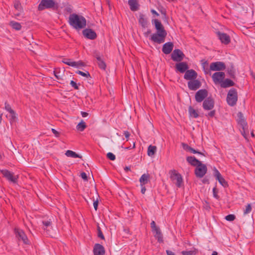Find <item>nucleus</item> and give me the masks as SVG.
Masks as SVG:
<instances>
[{
  "mask_svg": "<svg viewBox=\"0 0 255 255\" xmlns=\"http://www.w3.org/2000/svg\"><path fill=\"white\" fill-rule=\"evenodd\" d=\"M68 22L69 24L76 29H81L86 25V20L84 17L75 13L70 15Z\"/></svg>",
  "mask_w": 255,
  "mask_h": 255,
  "instance_id": "obj_1",
  "label": "nucleus"
},
{
  "mask_svg": "<svg viewBox=\"0 0 255 255\" xmlns=\"http://www.w3.org/2000/svg\"><path fill=\"white\" fill-rule=\"evenodd\" d=\"M58 8V3L55 2L53 0H41L38 7L39 10H43L44 9H52L55 10Z\"/></svg>",
  "mask_w": 255,
  "mask_h": 255,
  "instance_id": "obj_2",
  "label": "nucleus"
},
{
  "mask_svg": "<svg viewBox=\"0 0 255 255\" xmlns=\"http://www.w3.org/2000/svg\"><path fill=\"white\" fill-rule=\"evenodd\" d=\"M238 100V94L236 89H231L228 92L227 96V102L231 106H234L237 103Z\"/></svg>",
  "mask_w": 255,
  "mask_h": 255,
  "instance_id": "obj_3",
  "label": "nucleus"
},
{
  "mask_svg": "<svg viewBox=\"0 0 255 255\" xmlns=\"http://www.w3.org/2000/svg\"><path fill=\"white\" fill-rule=\"evenodd\" d=\"M170 178L172 182L176 184L178 187H180L183 182L182 177L180 174L176 170H173L170 171Z\"/></svg>",
  "mask_w": 255,
  "mask_h": 255,
  "instance_id": "obj_4",
  "label": "nucleus"
},
{
  "mask_svg": "<svg viewBox=\"0 0 255 255\" xmlns=\"http://www.w3.org/2000/svg\"><path fill=\"white\" fill-rule=\"evenodd\" d=\"M167 32H156L151 35L150 40L156 43L161 44L165 41Z\"/></svg>",
  "mask_w": 255,
  "mask_h": 255,
  "instance_id": "obj_5",
  "label": "nucleus"
},
{
  "mask_svg": "<svg viewBox=\"0 0 255 255\" xmlns=\"http://www.w3.org/2000/svg\"><path fill=\"white\" fill-rule=\"evenodd\" d=\"M207 168L206 165L201 162L198 164L195 169V174L197 177L202 178L207 173Z\"/></svg>",
  "mask_w": 255,
  "mask_h": 255,
  "instance_id": "obj_6",
  "label": "nucleus"
},
{
  "mask_svg": "<svg viewBox=\"0 0 255 255\" xmlns=\"http://www.w3.org/2000/svg\"><path fill=\"white\" fill-rule=\"evenodd\" d=\"M2 175L8 181L16 183L17 182L18 176L15 175L13 173L7 170H2L0 171Z\"/></svg>",
  "mask_w": 255,
  "mask_h": 255,
  "instance_id": "obj_7",
  "label": "nucleus"
},
{
  "mask_svg": "<svg viewBox=\"0 0 255 255\" xmlns=\"http://www.w3.org/2000/svg\"><path fill=\"white\" fill-rule=\"evenodd\" d=\"M171 59L176 62H181L184 58L185 55L180 49H176L173 50L171 54Z\"/></svg>",
  "mask_w": 255,
  "mask_h": 255,
  "instance_id": "obj_8",
  "label": "nucleus"
},
{
  "mask_svg": "<svg viewBox=\"0 0 255 255\" xmlns=\"http://www.w3.org/2000/svg\"><path fill=\"white\" fill-rule=\"evenodd\" d=\"M226 69V65L223 62L218 61L212 62L210 65V70L213 71H220Z\"/></svg>",
  "mask_w": 255,
  "mask_h": 255,
  "instance_id": "obj_9",
  "label": "nucleus"
},
{
  "mask_svg": "<svg viewBox=\"0 0 255 255\" xmlns=\"http://www.w3.org/2000/svg\"><path fill=\"white\" fill-rule=\"evenodd\" d=\"M225 77V74L223 72H217L213 74L212 78L215 84H221Z\"/></svg>",
  "mask_w": 255,
  "mask_h": 255,
  "instance_id": "obj_10",
  "label": "nucleus"
},
{
  "mask_svg": "<svg viewBox=\"0 0 255 255\" xmlns=\"http://www.w3.org/2000/svg\"><path fill=\"white\" fill-rule=\"evenodd\" d=\"M16 236L18 240H21L24 244L26 245L29 244V241L23 230L19 229H15L14 230Z\"/></svg>",
  "mask_w": 255,
  "mask_h": 255,
  "instance_id": "obj_11",
  "label": "nucleus"
},
{
  "mask_svg": "<svg viewBox=\"0 0 255 255\" xmlns=\"http://www.w3.org/2000/svg\"><path fill=\"white\" fill-rule=\"evenodd\" d=\"M208 96V91L206 89H201L195 94V100L198 103L202 102Z\"/></svg>",
  "mask_w": 255,
  "mask_h": 255,
  "instance_id": "obj_12",
  "label": "nucleus"
},
{
  "mask_svg": "<svg viewBox=\"0 0 255 255\" xmlns=\"http://www.w3.org/2000/svg\"><path fill=\"white\" fill-rule=\"evenodd\" d=\"M214 100L211 97L205 99L203 103V108L206 111L212 110L214 107Z\"/></svg>",
  "mask_w": 255,
  "mask_h": 255,
  "instance_id": "obj_13",
  "label": "nucleus"
},
{
  "mask_svg": "<svg viewBox=\"0 0 255 255\" xmlns=\"http://www.w3.org/2000/svg\"><path fill=\"white\" fill-rule=\"evenodd\" d=\"M217 35L222 43L227 45L230 43L231 38L227 34L218 31L217 32Z\"/></svg>",
  "mask_w": 255,
  "mask_h": 255,
  "instance_id": "obj_14",
  "label": "nucleus"
},
{
  "mask_svg": "<svg viewBox=\"0 0 255 255\" xmlns=\"http://www.w3.org/2000/svg\"><path fill=\"white\" fill-rule=\"evenodd\" d=\"M201 86V82L198 80L195 79L189 81L188 82V87L189 89L191 90L195 91L197 89H199Z\"/></svg>",
  "mask_w": 255,
  "mask_h": 255,
  "instance_id": "obj_15",
  "label": "nucleus"
},
{
  "mask_svg": "<svg viewBox=\"0 0 255 255\" xmlns=\"http://www.w3.org/2000/svg\"><path fill=\"white\" fill-rule=\"evenodd\" d=\"M83 35L88 39L93 40L96 38V33L91 29H85L82 31Z\"/></svg>",
  "mask_w": 255,
  "mask_h": 255,
  "instance_id": "obj_16",
  "label": "nucleus"
},
{
  "mask_svg": "<svg viewBox=\"0 0 255 255\" xmlns=\"http://www.w3.org/2000/svg\"><path fill=\"white\" fill-rule=\"evenodd\" d=\"M197 77V73L193 69L187 70L184 76L185 79L190 81L195 79Z\"/></svg>",
  "mask_w": 255,
  "mask_h": 255,
  "instance_id": "obj_17",
  "label": "nucleus"
},
{
  "mask_svg": "<svg viewBox=\"0 0 255 255\" xmlns=\"http://www.w3.org/2000/svg\"><path fill=\"white\" fill-rule=\"evenodd\" d=\"M93 253L94 255H104L105 253V249L102 245L96 244L94 246Z\"/></svg>",
  "mask_w": 255,
  "mask_h": 255,
  "instance_id": "obj_18",
  "label": "nucleus"
},
{
  "mask_svg": "<svg viewBox=\"0 0 255 255\" xmlns=\"http://www.w3.org/2000/svg\"><path fill=\"white\" fill-rule=\"evenodd\" d=\"M174 45L171 42H166L163 44L162 48V52L165 54H169L173 49Z\"/></svg>",
  "mask_w": 255,
  "mask_h": 255,
  "instance_id": "obj_19",
  "label": "nucleus"
},
{
  "mask_svg": "<svg viewBox=\"0 0 255 255\" xmlns=\"http://www.w3.org/2000/svg\"><path fill=\"white\" fill-rule=\"evenodd\" d=\"M176 70L181 73L185 72L188 69V66L186 62H179L175 65Z\"/></svg>",
  "mask_w": 255,
  "mask_h": 255,
  "instance_id": "obj_20",
  "label": "nucleus"
},
{
  "mask_svg": "<svg viewBox=\"0 0 255 255\" xmlns=\"http://www.w3.org/2000/svg\"><path fill=\"white\" fill-rule=\"evenodd\" d=\"M152 22H154L155 25V29H156V32H166V30L164 29L163 26L160 21H159L157 19H155L152 20Z\"/></svg>",
  "mask_w": 255,
  "mask_h": 255,
  "instance_id": "obj_21",
  "label": "nucleus"
},
{
  "mask_svg": "<svg viewBox=\"0 0 255 255\" xmlns=\"http://www.w3.org/2000/svg\"><path fill=\"white\" fill-rule=\"evenodd\" d=\"M128 4L131 11H135L139 8V4L136 0H128Z\"/></svg>",
  "mask_w": 255,
  "mask_h": 255,
  "instance_id": "obj_22",
  "label": "nucleus"
},
{
  "mask_svg": "<svg viewBox=\"0 0 255 255\" xmlns=\"http://www.w3.org/2000/svg\"><path fill=\"white\" fill-rule=\"evenodd\" d=\"M187 162L191 165L197 166L201 162L200 161L196 159L194 156H188L186 158Z\"/></svg>",
  "mask_w": 255,
  "mask_h": 255,
  "instance_id": "obj_23",
  "label": "nucleus"
},
{
  "mask_svg": "<svg viewBox=\"0 0 255 255\" xmlns=\"http://www.w3.org/2000/svg\"><path fill=\"white\" fill-rule=\"evenodd\" d=\"M234 85L235 83L232 80L229 79H226L224 80H223L220 86L222 88H226L233 86Z\"/></svg>",
  "mask_w": 255,
  "mask_h": 255,
  "instance_id": "obj_24",
  "label": "nucleus"
},
{
  "mask_svg": "<svg viewBox=\"0 0 255 255\" xmlns=\"http://www.w3.org/2000/svg\"><path fill=\"white\" fill-rule=\"evenodd\" d=\"M182 146L183 148L188 151H189L193 153H198L199 154H202V153L197 150H196L194 148L189 146L187 144L185 143H182Z\"/></svg>",
  "mask_w": 255,
  "mask_h": 255,
  "instance_id": "obj_25",
  "label": "nucleus"
},
{
  "mask_svg": "<svg viewBox=\"0 0 255 255\" xmlns=\"http://www.w3.org/2000/svg\"><path fill=\"white\" fill-rule=\"evenodd\" d=\"M138 22L142 27H146L147 26V20L145 15L140 13L139 16Z\"/></svg>",
  "mask_w": 255,
  "mask_h": 255,
  "instance_id": "obj_26",
  "label": "nucleus"
},
{
  "mask_svg": "<svg viewBox=\"0 0 255 255\" xmlns=\"http://www.w3.org/2000/svg\"><path fill=\"white\" fill-rule=\"evenodd\" d=\"M149 175L148 174H143L139 179L141 186L147 184L149 181Z\"/></svg>",
  "mask_w": 255,
  "mask_h": 255,
  "instance_id": "obj_27",
  "label": "nucleus"
},
{
  "mask_svg": "<svg viewBox=\"0 0 255 255\" xmlns=\"http://www.w3.org/2000/svg\"><path fill=\"white\" fill-rule=\"evenodd\" d=\"M154 233H155V235L154 237L156 239H157L158 241L159 242H163V238H162V235L160 232V230L159 228L156 229L152 231Z\"/></svg>",
  "mask_w": 255,
  "mask_h": 255,
  "instance_id": "obj_28",
  "label": "nucleus"
},
{
  "mask_svg": "<svg viewBox=\"0 0 255 255\" xmlns=\"http://www.w3.org/2000/svg\"><path fill=\"white\" fill-rule=\"evenodd\" d=\"M5 109L10 114L11 119L14 120L16 118L15 113L10 106L6 103H5Z\"/></svg>",
  "mask_w": 255,
  "mask_h": 255,
  "instance_id": "obj_29",
  "label": "nucleus"
},
{
  "mask_svg": "<svg viewBox=\"0 0 255 255\" xmlns=\"http://www.w3.org/2000/svg\"><path fill=\"white\" fill-rule=\"evenodd\" d=\"M156 149H157V148L155 146L150 145L148 147L147 155L149 156H151V157L153 156L155 154V153L156 151Z\"/></svg>",
  "mask_w": 255,
  "mask_h": 255,
  "instance_id": "obj_30",
  "label": "nucleus"
},
{
  "mask_svg": "<svg viewBox=\"0 0 255 255\" xmlns=\"http://www.w3.org/2000/svg\"><path fill=\"white\" fill-rule=\"evenodd\" d=\"M188 112L189 116L192 118H197L199 116L198 112L193 109L191 106L189 107Z\"/></svg>",
  "mask_w": 255,
  "mask_h": 255,
  "instance_id": "obj_31",
  "label": "nucleus"
},
{
  "mask_svg": "<svg viewBox=\"0 0 255 255\" xmlns=\"http://www.w3.org/2000/svg\"><path fill=\"white\" fill-rule=\"evenodd\" d=\"M65 154L68 157H72L73 158H81L82 156L80 155L77 154L75 152L73 151L72 150H68L66 153Z\"/></svg>",
  "mask_w": 255,
  "mask_h": 255,
  "instance_id": "obj_32",
  "label": "nucleus"
},
{
  "mask_svg": "<svg viewBox=\"0 0 255 255\" xmlns=\"http://www.w3.org/2000/svg\"><path fill=\"white\" fill-rule=\"evenodd\" d=\"M10 25L14 29L16 30H19L21 28V26L20 24L17 22H15L14 21H11L10 22Z\"/></svg>",
  "mask_w": 255,
  "mask_h": 255,
  "instance_id": "obj_33",
  "label": "nucleus"
},
{
  "mask_svg": "<svg viewBox=\"0 0 255 255\" xmlns=\"http://www.w3.org/2000/svg\"><path fill=\"white\" fill-rule=\"evenodd\" d=\"M87 126L86 123L82 120L77 126V129L81 131H83L86 128Z\"/></svg>",
  "mask_w": 255,
  "mask_h": 255,
  "instance_id": "obj_34",
  "label": "nucleus"
},
{
  "mask_svg": "<svg viewBox=\"0 0 255 255\" xmlns=\"http://www.w3.org/2000/svg\"><path fill=\"white\" fill-rule=\"evenodd\" d=\"M14 7L18 11L21 12L22 11V7L19 1L15 0L14 2Z\"/></svg>",
  "mask_w": 255,
  "mask_h": 255,
  "instance_id": "obj_35",
  "label": "nucleus"
},
{
  "mask_svg": "<svg viewBox=\"0 0 255 255\" xmlns=\"http://www.w3.org/2000/svg\"><path fill=\"white\" fill-rule=\"evenodd\" d=\"M62 62L65 63V64H67V65L70 66H75L77 65L76 64L75 61H73L70 59H64L62 60Z\"/></svg>",
  "mask_w": 255,
  "mask_h": 255,
  "instance_id": "obj_36",
  "label": "nucleus"
},
{
  "mask_svg": "<svg viewBox=\"0 0 255 255\" xmlns=\"http://www.w3.org/2000/svg\"><path fill=\"white\" fill-rule=\"evenodd\" d=\"M224 187H226L228 186V183L226 181L225 179L222 176L219 177L216 179Z\"/></svg>",
  "mask_w": 255,
  "mask_h": 255,
  "instance_id": "obj_37",
  "label": "nucleus"
},
{
  "mask_svg": "<svg viewBox=\"0 0 255 255\" xmlns=\"http://www.w3.org/2000/svg\"><path fill=\"white\" fill-rule=\"evenodd\" d=\"M252 210V206L251 204H248L246 206L245 209L244 210V214L245 215L249 214Z\"/></svg>",
  "mask_w": 255,
  "mask_h": 255,
  "instance_id": "obj_38",
  "label": "nucleus"
},
{
  "mask_svg": "<svg viewBox=\"0 0 255 255\" xmlns=\"http://www.w3.org/2000/svg\"><path fill=\"white\" fill-rule=\"evenodd\" d=\"M97 63L99 67L103 70H105L106 67V63L104 62V61L101 59L98 61H97Z\"/></svg>",
  "mask_w": 255,
  "mask_h": 255,
  "instance_id": "obj_39",
  "label": "nucleus"
},
{
  "mask_svg": "<svg viewBox=\"0 0 255 255\" xmlns=\"http://www.w3.org/2000/svg\"><path fill=\"white\" fill-rule=\"evenodd\" d=\"M181 254L183 255H195L196 254V252L194 251H184L181 252Z\"/></svg>",
  "mask_w": 255,
  "mask_h": 255,
  "instance_id": "obj_40",
  "label": "nucleus"
},
{
  "mask_svg": "<svg viewBox=\"0 0 255 255\" xmlns=\"http://www.w3.org/2000/svg\"><path fill=\"white\" fill-rule=\"evenodd\" d=\"M97 231H98V237L102 240H104L105 239L104 236V235L102 232V230L99 225L97 226Z\"/></svg>",
  "mask_w": 255,
  "mask_h": 255,
  "instance_id": "obj_41",
  "label": "nucleus"
},
{
  "mask_svg": "<svg viewBox=\"0 0 255 255\" xmlns=\"http://www.w3.org/2000/svg\"><path fill=\"white\" fill-rule=\"evenodd\" d=\"M76 73H77L83 77H86L87 78L90 77V75L88 71H86L85 72H84L78 70L76 72Z\"/></svg>",
  "mask_w": 255,
  "mask_h": 255,
  "instance_id": "obj_42",
  "label": "nucleus"
},
{
  "mask_svg": "<svg viewBox=\"0 0 255 255\" xmlns=\"http://www.w3.org/2000/svg\"><path fill=\"white\" fill-rule=\"evenodd\" d=\"M51 220H49L47 221H43L42 223L43 225L44 226V228H43L44 230H46V228L48 227H49L51 225Z\"/></svg>",
  "mask_w": 255,
  "mask_h": 255,
  "instance_id": "obj_43",
  "label": "nucleus"
},
{
  "mask_svg": "<svg viewBox=\"0 0 255 255\" xmlns=\"http://www.w3.org/2000/svg\"><path fill=\"white\" fill-rule=\"evenodd\" d=\"M236 219V216L233 214H230L225 217V219L228 221H233Z\"/></svg>",
  "mask_w": 255,
  "mask_h": 255,
  "instance_id": "obj_44",
  "label": "nucleus"
},
{
  "mask_svg": "<svg viewBox=\"0 0 255 255\" xmlns=\"http://www.w3.org/2000/svg\"><path fill=\"white\" fill-rule=\"evenodd\" d=\"M203 62L202 63V67L203 68L205 74H208L210 71V69L209 70L207 68H205V66L208 65V62L206 61H203V60H202Z\"/></svg>",
  "mask_w": 255,
  "mask_h": 255,
  "instance_id": "obj_45",
  "label": "nucleus"
},
{
  "mask_svg": "<svg viewBox=\"0 0 255 255\" xmlns=\"http://www.w3.org/2000/svg\"><path fill=\"white\" fill-rule=\"evenodd\" d=\"M54 74L58 80L62 79V76L60 75V70H55L54 71Z\"/></svg>",
  "mask_w": 255,
  "mask_h": 255,
  "instance_id": "obj_46",
  "label": "nucleus"
},
{
  "mask_svg": "<svg viewBox=\"0 0 255 255\" xmlns=\"http://www.w3.org/2000/svg\"><path fill=\"white\" fill-rule=\"evenodd\" d=\"M107 157L111 160H115L116 159L115 155L112 152H108Z\"/></svg>",
  "mask_w": 255,
  "mask_h": 255,
  "instance_id": "obj_47",
  "label": "nucleus"
},
{
  "mask_svg": "<svg viewBox=\"0 0 255 255\" xmlns=\"http://www.w3.org/2000/svg\"><path fill=\"white\" fill-rule=\"evenodd\" d=\"M214 175L216 179L222 176L219 171L215 168L214 169Z\"/></svg>",
  "mask_w": 255,
  "mask_h": 255,
  "instance_id": "obj_48",
  "label": "nucleus"
},
{
  "mask_svg": "<svg viewBox=\"0 0 255 255\" xmlns=\"http://www.w3.org/2000/svg\"><path fill=\"white\" fill-rule=\"evenodd\" d=\"M239 123L242 126L243 129H244V128H245V127L247 126V123L246 121L243 119H241L239 120Z\"/></svg>",
  "mask_w": 255,
  "mask_h": 255,
  "instance_id": "obj_49",
  "label": "nucleus"
},
{
  "mask_svg": "<svg viewBox=\"0 0 255 255\" xmlns=\"http://www.w3.org/2000/svg\"><path fill=\"white\" fill-rule=\"evenodd\" d=\"M218 191L217 190L216 187H214L213 189V196L216 199L219 198V196L218 195Z\"/></svg>",
  "mask_w": 255,
  "mask_h": 255,
  "instance_id": "obj_50",
  "label": "nucleus"
},
{
  "mask_svg": "<svg viewBox=\"0 0 255 255\" xmlns=\"http://www.w3.org/2000/svg\"><path fill=\"white\" fill-rule=\"evenodd\" d=\"M215 110H212L207 115H206V116L208 118H213L215 116Z\"/></svg>",
  "mask_w": 255,
  "mask_h": 255,
  "instance_id": "obj_51",
  "label": "nucleus"
},
{
  "mask_svg": "<svg viewBox=\"0 0 255 255\" xmlns=\"http://www.w3.org/2000/svg\"><path fill=\"white\" fill-rule=\"evenodd\" d=\"M70 85H71L72 87L74 88L75 89L77 90L79 88L77 83L75 82H74V81H72V80L71 81Z\"/></svg>",
  "mask_w": 255,
  "mask_h": 255,
  "instance_id": "obj_52",
  "label": "nucleus"
},
{
  "mask_svg": "<svg viewBox=\"0 0 255 255\" xmlns=\"http://www.w3.org/2000/svg\"><path fill=\"white\" fill-rule=\"evenodd\" d=\"M228 73L231 78H234L235 77V72L233 69L229 70Z\"/></svg>",
  "mask_w": 255,
  "mask_h": 255,
  "instance_id": "obj_53",
  "label": "nucleus"
},
{
  "mask_svg": "<svg viewBox=\"0 0 255 255\" xmlns=\"http://www.w3.org/2000/svg\"><path fill=\"white\" fill-rule=\"evenodd\" d=\"M150 225H151V228H152V231L158 228V227L156 226L155 222L154 221H153L151 222V223L150 224Z\"/></svg>",
  "mask_w": 255,
  "mask_h": 255,
  "instance_id": "obj_54",
  "label": "nucleus"
},
{
  "mask_svg": "<svg viewBox=\"0 0 255 255\" xmlns=\"http://www.w3.org/2000/svg\"><path fill=\"white\" fill-rule=\"evenodd\" d=\"M52 130V132H53V133L55 135V136L57 137H59V132L58 131H57L56 129H54V128H52L51 129Z\"/></svg>",
  "mask_w": 255,
  "mask_h": 255,
  "instance_id": "obj_55",
  "label": "nucleus"
},
{
  "mask_svg": "<svg viewBox=\"0 0 255 255\" xmlns=\"http://www.w3.org/2000/svg\"><path fill=\"white\" fill-rule=\"evenodd\" d=\"M81 177H82V179H83L84 180H85L86 181H87L88 180L87 174L85 172H82L81 174Z\"/></svg>",
  "mask_w": 255,
  "mask_h": 255,
  "instance_id": "obj_56",
  "label": "nucleus"
},
{
  "mask_svg": "<svg viewBox=\"0 0 255 255\" xmlns=\"http://www.w3.org/2000/svg\"><path fill=\"white\" fill-rule=\"evenodd\" d=\"M76 64L77 65L75 66H73L74 67H79L80 66H84V63L82 61L76 62Z\"/></svg>",
  "mask_w": 255,
  "mask_h": 255,
  "instance_id": "obj_57",
  "label": "nucleus"
},
{
  "mask_svg": "<svg viewBox=\"0 0 255 255\" xmlns=\"http://www.w3.org/2000/svg\"><path fill=\"white\" fill-rule=\"evenodd\" d=\"M93 205H94V207L95 210H97V208H98V201L97 200L95 201L94 202Z\"/></svg>",
  "mask_w": 255,
  "mask_h": 255,
  "instance_id": "obj_58",
  "label": "nucleus"
},
{
  "mask_svg": "<svg viewBox=\"0 0 255 255\" xmlns=\"http://www.w3.org/2000/svg\"><path fill=\"white\" fill-rule=\"evenodd\" d=\"M94 56L97 59V61L101 59V58L100 57V54L98 53H96L94 55Z\"/></svg>",
  "mask_w": 255,
  "mask_h": 255,
  "instance_id": "obj_59",
  "label": "nucleus"
},
{
  "mask_svg": "<svg viewBox=\"0 0 255 255\" xmlns=\"http://www.w3.org/2000/svg\"><path fill=\"white\" fill-rule=\"evenodd\" d=\"M124 135H125V137H126V138L128 139L130 135V134H129V132H128V131H125L124 132ZM128 140V139H127V140Z\"/></svg>",
  "mask_w": 255,
  "mask_h": 255,
  "instance_id": "obj_60",
  "label": "nucleus"
},
{
  "mask_svg": "<svg viewBox=\"0 0 255 255\" xmlns=\"http://www.w3.org/2000/svg\"><path fill=\"white\" fill-rule=\"evenodd\" d=\"M166 253L167 255H175V254L171 251L167 250Z\"/></svg>",
  "mask_w": 255,
  "mask_h": 255,
  "instance_id": "obj_61",
  "label": "nucleus"
},
{
  "mask_svg": "<svg viewBox=\"0 0 255 255\" xmlns=\"http://www.w3.org/2000/svg\"><path fill=\"white\" fill-rule=\"evenodd\" d=\"M202 182L204 184H209V181L208 179L207 178H204L203 180H202Z\"/></svg>",
  "mask_w": 255,
  "mask_h": 255,
  "instance_id": "obj_62",
  "label": "nucleus"
},
{
  "mask_svg": "<svg viewBox=\"0 0 255 255\" xmlns=\"http://www.w3.org/2000/svg\"><path fill=\"white\" fill-rule=\"evenodd\" d=\"M141 192L142 194H144L146 191V188L144 186H141Z\"/></svg>",
  "mask_w": 255,
  "mask_h": 255,
  "instance_id": "obj_63",
  "label": "nucleus"
},
{
  "mask_svg": "<svg viewBox=\"0 0 255 255\" xmlns=\"http://www.w3.org/2000/svg\"><path fill=\"white\" fill-rule=\"evenodd\" d=\"M151 12L152 14H155L157 16L159 15V14L154 9H151Z\"/></svg>",
  "mask_w": 255,
  "mask_h": 255,
  "instance_id": "obj_64",
  "label": "nucleus"
}]
</instances>
